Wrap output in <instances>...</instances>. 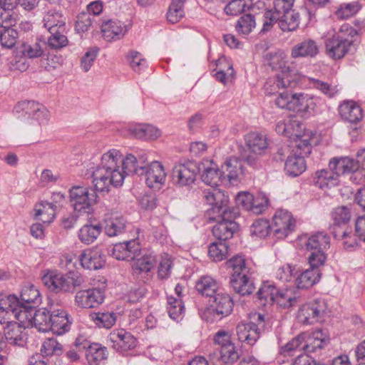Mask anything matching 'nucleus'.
<instances>
[{
	"label": "nucleus",
	"instance_id": "16",
	"mask_svg": "<svg viewBox=\"0 0 365 365\" xmlns=\"http://www.w3.org/2000/svg\"><path fill=\"white\" fill-rule=\"evenodd\" d=\"M108 254L118 260L131 261L140 254V246L135 240L115 244L108 249Z\"/></svg>",
	"mask_w": 365,
	"mask_h": 365
},
{
	"label": "nucleus",
	"instance_id": "13",
	"mask_svg": "<svg viewBox=\"0 0 365 365\" xmlns=\"http://www.w3.org/2000/svg\"><path fill=\"white\" fill-rule=\"evenodd\" d=\"M239 214L223 215L219 219H209V221H215L217 224L212 227V234L214 237L222 242L232 237L234 233L238 229V225L235 221Z\"/></svg>",
	"mask_w": 365,
	"mask_h": 365
},
{
	"label": "nucleus",
	"instance_id": "31",
	"mask_svg": "<svg viewBox=\"0 0 365 365\" xmlns=\"http://www.w3.org/2000/svg\"><path fill=\"white\" fill-rule=\"evenodd\" d=\"M319 52L317 43L311 38L304 41L294 45L291 50V56L294 58L301 57L313 58Z\"/></svg>",
	"mask_w": 365,
	"mask_h": 365
},
{
	"label": "nucleus",
	"instance_id": "39",
	"mask_svg": "<svg viewBox=\"0 0 365 365\" xmlns=\"http://www.w3.org/2000/svg\"><path fill=\"white\" fill-rule=\"evenodd\" d=\"M46 48V42L39 38L34 40L24 41L21 44V53L23 56L29 58L41 57Z\"/></svg>",
	"mask_w": 365,
	"mask_h": 365
},
{
	"label": "nucleus",
	"instance_id": "19",
	"mask_svg": "<svg viewBox=\"0 0 365 365\" xmlns=\"http://www.w3.org/2000/svg\"><path fill=\"white\" fill-rule=\"evenodd\" d=\"M273 4V11L268 10L264 13V21L260 33L264 34L269 31L276 19H279L280 15L291 11L294 0H274Z\"/></svg>",
	"mask_w": 365,
	"mask_h": 365
},
{
	"label": "nucleus",
	"instance_id": "11",
	"mask_svg": "<svg viewBox=\"0 0 365 365\" xmlns=\"http://www.w3.org/2000/svg\"><path fill=\"white\" fill-rule=\"evenodd\" d=\"M256 321L257 324L252 322H240L236 327L237 335L239 341L253 346L259 339L261 329L264 327V317L262 314H257Z\"/></svg>",
	"mask_w": 365,
	"mask_h": 365
},
{
	"label": "nucleus",
	"instance_id": "14",
	"mask_svg": "<svg viewBox=\"0 0 365 365\" xmlns=\"http://www.w3.org/2000/svg\"><path fill=\"white\" fill-rule=\"evenodd\" d=\"M143 170V176L148 187L159 190L166 180V173L162 163L155 160L150 163L145 161Z\"/></svg>",
	"mask_w": 365,
	"mask_h": 365
},
{
	"label": "nucleus",
	"instance_id": "41",
	"mask_svg": "<svg viewBox=\"0 0 365 365\" xmlns=\"http://www.w3.org/2000/svg\"><path fill=\"white\" fill-rule=\"evenodd\" d=\"M329 168L337 175L339 179L340 175L349 173L351 170L356 169L357 164L349 157L334 158L330 160Z\"/></svg>",
	"mask_w": 365,
	"mask_h": 365
},
{
	"label": "nucleus",
	"instance_id": "22",
	"mask_svg": "<svg viewBox=\"0 0 365 365\" xmlns=\"http://www.w3.org/2000/svg\"><path fill=\"white\" fill-rule=\"evenodd\" d=\"M198 166L201 167V179L205 184L212 187L218 186L220 183L224 184L221 169L212 160L204 159Z\"/></svg>",
	"mask_w": 365,
	"mask_h": 365
},
{
	"label": "nucleus",
	"instance_id": "2",
	"mask_svg": "<svg viewBox=\"0 0 365 365\" xmlns=\"http://www.w3.org/2000/svg\"><path fill=\"white\" fill-rule=\"evenodd\" d=\"M295 227V220L287 210H277L273 217L272 227L266 220H257L251 227V234L258 237H266L272 230L278 238L286 237Z\"/></svg>",
	"mask_w": 365,
	"mask_h": 365
},
{
	"label": "nucleus",
	"instance_id": "40",
	"mask_svg": "<svg viewBox=\"0 0 365 365\" xmlns=\"http://www.w3.org/2000/svg\"><path fill=\"white\" fill-rule=\"evenodd\" d=\"M314 184L321 189L330 188L336 186L339 182L337 175L329 169H322L315 173Z\"/></svg>",
	"mask_w": 365,
	"mask_h": 365
},
{
	"label": "nucleus",
	"instance_id": "47",
	"mask_svg": "<svg viewBox=\"0 0 365 365\" xmlns=\"http://www.w3.org/2000/svg\"><path fill=\"white\" fill-rule=\"evenodd\" d=\"M210 356L212 358H218L225 364H232L236 362L240 357L234 343L228 344L223 348H219L217 351H214L212 354H210Z\"/></svg>",
	"mask_w": 365,
	"mask_h": 365
},
{
	"label": "nucleus",
	"instance_id": "30",
	"mask_svg": "<svg viewBox=\"0 0 365 365\" xmlns=\"http://www.w3.org/2000/svg\"><path fill=\"white\" fill-rule=\"evenodd\" d=\"M79 259L82 267L90 270L102 268L105 263L104 255L98 249L84 250Z\"/></svg>",
	"mask_w": 365,
	"mask_h": 365
},
{
	"label": "nucleus",
	"instance_id": "28",
	"mask_svg": "<svg viewBox=\"0 0 365 365\" xmlns=\"http://www.w3.org/2000/svg\"><path fill=\"white\" fill-rule=\"evenodd\" d=\"M126 32V26L117 19L105 20L101 24L103 37L108 41L118 40L123 38Z\"/></svg>",
	"mask_w": 365,
	"mask_h": 365
},
{
	"label": "nucleus",
	"instance_id": "5",
	"mask_svg": "<svg viewBox=\"0 0 365 365\" xmlns=\"http://www.w3.org/2000/svg\"><path fill=\"white\" fill-rule=\"evenodd\" d=\"M42 280L44 284L53 292L71 294L85 282L84 277L76 271H69L65 274L48 273L43 277Z\"/></svg>",
	"mask_w": 365,
	"mask_h": 365
},
{
	"label": "nucleus",
	"instance_id": "6",
	"mask_svg": "<svg viewBox=\"0 0 365 365\" xmlns=\"http://www.w3.org/2000/svg\"><path fill=\"white\" fill-rule=\"evenodd\" d=\"M276 131L287 138L294 143V148H302L304 153H311V140L314 134L312 131L306 130L302 124L294 120L289 123L279 122L276 126Z\"/></svg>",
	"mask_w": 365,
	"mask_h": 365
},
{
	"label": "nucleus",
	"instance_id": "15",
	"mask_svg": "<svg viewBox=\"0 0 365 365\" xmlns=\"http://www.w3.org/2000/svg\"><path fill=\"white\" fill-rule=\"evenodd\" d=\"M105 299L104 290L100 288H90L79 290L76 293L74 301L81 308L96 307L102 304Z\"/></svg>",
	"mask_w": 365,
	"mask_h": 365
},
{
	"label": "nucleus",
	"instance_id": "3",
	"mask_svg": "<svg viewBox=\"0 0 365 365\" xmlns=\"http://www.w3.org/2000/svg\"><path fill=\"white\" fill-rule=\"evenodd\" d=\"M227 264L233 271L230 284L234 291L242 296L251 294L255 289L253 271L247 265L245 259L237 255L230 259Z\"/></svg>",
	"mask_w": 365,
	"mask_h": 365
},
{
	"label": "nucleus",
	"instance_id": "12",
	"mask_svg": "<svg viewBox=\"0 0 365 365\" xmlns=\"http://www.w3.org/2000/svg\"><path fill=\"white\" fill-rule=\"evenodd\" d=\"M21 323H24L29 327L34 326L39 331H47L51 328V311H48L46 308L38 310H24L19 314Z\"/></svg>",
	"mask_w": 365,
	"mask_h": 365
},
{
	"label": "nucleus",
	"instance_id": "29",
	"mask_svg": "<svg viewBox=\"0 0 365 365\" xmlns=\"http://www.w3.org/2000/svg\"><path fill=\"white\" fill-rule=\"evenodd\" d=\"M245 144L249 150L257 155H264L268 148L267 135L257 131H251L245 136Z\"/></svg>",
	"mask_w": 365,
	"mask_h": 365
},
{
	"label": "nucleus",
	"instance_id": "1",
	"mask_svg": "<svg viewBox=\"0 0 365 365\" xmlns=\"http://www.w3.org/2000/svg\"><path fill=\"white\" fill-rule=\"evenodd\" d=\"M147 158L128 154L125 158L118 150H110L101 157V163L92 172L93 183L96 190L108 192L110 186L123 185L126 175L143 176Z\"/></svg>",
	"mask_w": 365,
	"mask_h": 365
},
{
	"label": "nucleus",
	"instance_id": "55",
	"mask_svg": "<svg viewBox=\"0 0 365 365\" xmlns=\"http://www.w3.org/2000/svg\"><path fill=\"white\" fill-rule=\"evenodd\" d=\"M126 221L123 217L109 219L106 222L105 232L109 237H115L122 234L125 229Z\"/></svg>",
	"mask_w": 365,
	"mask_h": 365
},
{
	"label": "nucleus",
	"instance_id": "4",
	"mask_svg": "<svg viewBox=\"0 0 365 365\" xmlns=\"http://www.w3.org/2000/svg\"><path fill=\"white\" fill-rule=\"evenodd\" d=\"M269 66L272 69L280 68L275 78L268 79L264 84V91L267 95L277 93L280 88H288L297 84L295 72L289 66H285L279 56L274 55L270 58Z\"/></svg>",
	"mask_w": 365,
	"mask_h": 365
},
{
	"label": "nucleus",
	"instance_id": "35",
	"mask_svg": "<svg viewBox=\"0 0 365 365\" xmlns=\"http://www.w3.org/2000/svg\"><path fill=\"white\" fill-rule=\"evenodd\" d=\"M195 288L202 296L212 298L220 291L218 282L210 276H202L196 282Z\"/></svg>",
	"mask_w": 365,
	"mask_h": 365
},
{
	"label": "nucleus",
	"instance_id": "54",
	"mask_svg": "<svg viewBox=\"0 0 365 365\" xmlns=\"http://www.w3.org/2000/svg\"><path fill=\"white\" fill-rule=\"evenodd\" d=\"M167 309L170 317L173 320L180 319L185 312V307L182 299L169 296L167 297Z\"/></svg>",
	"mask_w": 365,
	"mask_h": 365
},
{
	"label": "nucleus",
	"instance_id": "9",
	"mask_svg": "<svg viewBox=\"0 0 365 365\" xmlns=\"http://www.w3.org/2000/svg\"><path fill=\"white\" fill-rule=\"evenodd\" d=\"M69 198L74 211L79 213H88L92 205L97 202L96 192H90L88 187L81 185H75L70 188Z\"/></svg>",
	"mask_w": 365,
	"mask_h": 365
},
{
	"label": "nucleus",
	"instance_id": "34",
	"mask_svg": "<svg viewBox=\"0 0 365 365\" xmlns=\"http://www.w3.org/2000/svg\"><path fill=\"white\" fill-rule=\"evenodd\" d=\"M103 227L101 223H86L78 232V240L85 245L94 242L101 235Z\"/></svg>",
	"mask_w": 365,
	"mask_h": 365
},
{
	"label": "nucleus",
	"instance_id": "53",
	"mask_svg": "<svg viewBox=\"0 0 365 365\" xmlns=\"http://www.w3.org/2000/svg\"><path fill=\"white\" fill-rule=\"evenodd\" d=\"M186 0H172L167 13V19L172 24H176L185 16L184 4Z\"/></svg>",
	"mask_w": 365,
	"mask_h": 365
},
{
	"label": "nucleus",
	"instance_id": "24",
	"mask_svg": "<svg viewBox=\"0 0 365 365\" xmlns=\"http://www.w3.org/2000/svg\"><path fill=\"white\" fill-rule=\"evenodd\" d=\"M19 299V308L21 311H32L33 309H36L41 302L39 291L32 284H27L23 287Z\"/></svg>",
	"mask_w": 365,
	"mask_h": 365
},
{
	"label": "nucleus",
	"instance_id": "17",
	"mask_svg": "<svg viewBox=\"0 0 365 365\" xmlns=\"http://www.w3.org/2000/svg\"><path fill=\"white\" fill-rule=\"evenodd\" d=\"M27 324L21 322H12L4 329V336L6 343L19 347H24L28 341Z\"/></svg>",
	"mask_w": 365,
	"mask_h": 365
},
{
	"label": "nucleus",
	"instance_id": "20",
	"mask_svg": "<svg viewBox=\"0 0 365 365\" xmlns=\"http://www.w3.org/2000/svg\"><path fill=\"white\" fill-rule=\"evenodd\" d=\"M109 340L112 343L113 348L121 353L134 349L137 343L134 336L123 329L113 330L109 334Z\"/></svg>",
	"mask_w": 365,
	"mask_h": 365
},
{
	"label": "nucleus",
	"instance_id": "32",
	"mask_svg": "<svg viewBox=\"0 0 365 365\" xmlns=\"http://www.w3.org/2000/svg\"><path fill=\"white\" fill-rule=\"evenodd\" d=\"M339 112L343 120L350 123H356L363 118V111L359 105L352 101H346L339 107Z\"/></svg>",
	"mask_w": 365,
	"mask_h": 365
},
{
	"label": "nucleus",
	"instance_id": "63",
	"mask_svg": "<svg viewBox=\"0 0 365 365\" xmlns=\"http://www.w3.org/2000/svg\"><path fill=\"white\" fill-rule=\"evenodd\" d=\"M351 217L350 209L347 206H339L331 213L332 224L346 225Z\"/></svg>",
	"mask_w": 365,
	"mask_h": 365
},
{
	"label": "nucleus",
	"instance_id": "62",
	"mask_svg": "<svg viewBox=\"0 0 365 365\" xmlns=\"http://www.w3.org/2000/svg\"><path fill=\"white\" fill-rule=\"evenodd\" d=\"M228 253V245L226 242H212L208 249L209 256L214 261H222L224 259Z\"/></svg>",
	"mask_w": 365,
	"mask_h": 365
},
{
	"label": "nucleus",
	"instance_id": "57",
	"mask_svg": "<svg viewBox=\"0 0 365 365\" xmlns=\"http://www.w3.org/2000/svg\"><path fill=\"white\" fill-rule=\"evenodd\" d=\"M297 97V93H292L285 91L279 94V96L275 100V104L280 108L296 110Z\"/></svg>",
	"mask_w": 365,
	"mask_h": 365
},
{
	"label": "nucleus",
	"instance_id": "56",
	"mask_svg": "<svg viewBox=\"0 0 365 365\" xmlns=\"http://www.w3.org/2000/svg\"><path fill=\"white\" fill-rule=\"evenodd\" d=\"M19 32L14 27L4 28L0 30V43L2 47L13 48L19 38Z\"/></svg>",
	"mask_w": 365,
	"mask_h": 365
},
{
	"label": "nucleus",
	"instance_id": "33",
	"mask_svg": "<svg viewBox=\"0 0 365 365\" xmlns=\"http://www.w3.org/2000/svg\"><path fill=\"white\" fill-rule=\"evenodd\" d=\"M321 277L318 269H307L299 273L294 277V282L298 289H308L317 283Z\"/></svg>",
	"mask_w": 365,
	"mask_h": 365
},
{
	"label": "nucleus",
	"instance_id": "10",
	"mask_svg": "<svg viewBox=\"0 0 365 365\" xmlns=\"http://www.w3.org/2000/svg\"><path fill=\"white\" fill-rule=\"evenodd\" d=\"M200 170L201 167L194 161L188 160L178 163L173 169V180L180 187H189L195 182Z\"/></svg>",
	"mask_w": 365,
	"mask_h": 365
},
{
	"label": "nucleus",
	"instance_id": "45",
	"mask_svg": "<svg viewBox=\"0 0 365 365\" xmlns=\"http://www.w3.org/2000/svg\"><path fill=\"white\" fill-rule=\"evenodd\" d=\"M305 245L310 252H324L329 247V237L323 232H318L308 238Z\"/></svg>",
	"mask_w": 365,
	"mask_h": 365
},
{
	"label": "nucleus",
	"instance_id": "46",
	"mask_svg": "<svg viewBox=\"0 0 365 365\" xmlns=\"http://www.w3.org/2000/svg\"><path fill=\"white\" fill-rule=\"evenodd\" d=\"M19 299L14 294H6L0 292V309L4 311H9L14 314V319H20L19 314L22 313L19 308Z\"/></svg>",
	"mask_w": 365,
	"mask_h": 365
},
{
	"label": "nucleus",
	"instance_id": "44",
	"mask_svg": "<svg viewBox=\"0 0 365 365\" xmlns=\"http://www.w3.org/2000/svg\"><path fill=\"white\" fill-rule=\"evenodd\" d=\"M57 205L53 202H42L36 205L34 217L36 220H41L43 223H51L56 215Z\"/></svg>",
	"mask_w": 365,
	"mask_h": 365
},
{
	"label": "nucleus",
	"instance_id": "23",
	"mask_svg": "<svg viewBox=\"0 0 365 365\" xmlns=\"http://www.w3.org/2000/svg\"><path fill=\"white\" fill-rule=\"evenodd\" d=\"M351 47V41L343 38L342 36L334 35L325 41L327 54L334 59H341L349 52Z\"/></svg>",
	"mask_w": 365,
	"mask_h": 365
},
{
	"label": "nucleus",
	"instance_id": "58",
	"mask_svg": "<svg viewBox=\"0 0 365 365\" xmlns=\"http://www.w3.org/2000/svg\"><path fill=\"white\" fill-rule=\"evenodd\" d=\"M92 320L100 328L110 329L116 321L114 312H98L91 315Z\"/></svg>",
	"mask_w": 365,
	"mask_h": 365
},
{
	"label": "nucleus",
	"instance_id": "60",
	"mask_svg": "<svg viewBox=\"0 0 365 365\" xmlns=\"http://www.w3.org/2000/svg\"><path fill=\"white\" fill-rule=\"evenodd\" d=\"M256 26L255 16L252 14H244L237 21L235 29L238 34L248 35Z\"/></svg>",
	"mask_w": 365,
	"mask_h": 365
},
{
	"label": "nucleus",
	"instance_id": "49",
	"mask_svg": "<svg viewBox=\"0 0 365 365\" xmlns=\"http://www.w3.org/2000/svg\"><path fill=\"white\" fill-rule=\"evenodd\" d=\"M302 301L301 296L297 292L292 289L279 290L275 302L284 308H289L295 306Z\"/></svg>",
	"mask_w": 365,
	"mask_h": 365
},
{
	"label": "nucleus",
	"instance_id": "25",
	"mask_svg": "<svg viewBox=\"0 0 365 365\" xmlns=\"http://www.w3.org/2000/svg\"><path fill=\"white\" fill-rule=\"evenodd\" d=\"M293 155L288 156L284 164L286 173L292 177H297L305 171L307 168L304 158L310 153H304L302 148H294Z\"/></svg>",
	"mask_w": 365,
	"mask_h": 365
},
{
	"label": "nucleus",
	"instance_id": "21",
	"mask_svg": "<svg viewBox=\"0 0 365 365\" xmlns=\"http://www.w3.org/2000/svg\"><path fill=\"white\" fill-rule=\"evenodd\" d=\"M221 173L224 184L227 182L234 184L237 182L240 176L243 174V165L242 160L237 157L227 158L221 165Z\"/></svg>",
	"mask_w": 365,
	"mask_h": 365
},
{
	"label": "nucleus",
	"instance_id": "26",
	"mask_svg": "<svg viewBox=\"0 0 365 365\" xmlns=\"http://www.w3.org/2000/svg\"><path fill=\"white\" fill-rule=\"evenodd\" d=\"M212 299V312L219 317V319L227 317L231 314L234 303L229 294L220 290Z\"/></svg>",
	"mask_w": 365,
	"mask_h": 365
},
{
	"label": "nucleus",
	"instance_id": "8",
	"mask_svg": "<svg viewBox=\"0 0 365 365\" xmlns=\"http://www.w3.org/2000/svg\"><path fill=\"white\" fill-rule=\"evenodd\" d=\"M327 304L323 299H315L302 304L298 310V320L303 324H314L324 321Z\"/></svg>",
	"mask_w": 365,
	"mask_h": 365
},
{
	"label": "nucleus",
	"instance_id": "7",
	"mask_svg": "<svg viewBox=\"0 0 365 365\" xmlns=\"http://www.w3.org/2000/svg\"><path fill=\"white\" fill-rule=\"evenodd\" d=\"M202 197L211 207L206 212L208 219H219L220 216L240 214L237 207H230L229 196L219 189L210 188L202 192Z\"/></svg>",
	"mask_w": 365,
	"mask_h": 365
},
{
	"label": "nucleus",
	"instance_id": "43",
	"mask_svg": "<svg viewBox=\"0 0 365 365\" xmlns=\"http://www.w3.org/2000/svg\"><path fill=\"white\" fill-rule=\"evenodd\" d=\"M107 349L98 343H93L86 351V357L89 364L101 365L107 359Z\"/></svg>",
	"mask_w": 365,
	"mask_h": 365
},
{
	"label": "nucleus",
	"instance_id": "27",
	"mask_svg": "<svg viewBox=\"0 0 365 365\" xmlns=\"http://www.w3.org/2000/svg\"><path fill=\"white\" fill-rule=\"evenodd\" d=\"M72 319H69L68 314L62 309L51 310V328L54 334L62 335L70 330Z\"/></svg>",
	"mask_w": 365,
	"mask_h": 365
},
{
	"label": "nucleus",
	"instance_id": "64",
	"mask_svg": "<svg viewBox=\"0 0 365 365\" xmlns=\"http://www.w3.org/2000/svg\"><path fill=\"white\" fill-rule=\"evenodd\" d=\"M65 31L56 30L51 31L50 36L48 37V46L53 49H60L68 44L67 37L64 35Z\"/></svg>",
	"mask_w": 365,
	"mask_h": 365
},
{
	"label": "nucleus",
	"instance_id": "59",
	"mask_svg": "<svg viewBox=\"0 0 365 365\" xmlns=\"http://www.w3.org/2000/svg\"><path fill=\"white\" fill-rule=\"evenodd\" d=\"M309 84L328 98H333L338 92L336 86H334L328 82L318 78H309Z\"/></svg>",
	"mask_w": 365,
	"mask_h": 365
},
{
	"label": "nucleus",
	"instance_id": "36",
	"mask_svg": "<svg viewBox=\"0 0 365 365\" xmlns=\"http://www.w3.org/2000/svg\"><path fill=\"white\" fill-rule=\"evenodd\" d=\"M135 260L132 265L133 274L145 281V275H148V272L154 267L155 259L151 255H145L139 259L135 258Z\"/></svg>",
	"mask_w": 365,
	"mask_h": 365
},
{
	"label": "nucleus",
	"instance_id": "51",
	"mask_svg": "<svg viewBox=\"0 0 365 365\" xmlns=\"http://www.w3.org/2000/svg\"><path fill=\"white\" fill-rule=\"evenodd\" d=\"M318 98L308 94L298 93L297 99V111L305 112L309 114L316 111Z\"/></svg>",
	"mask_w": 365,
	"mask_h": 365
},
{
	"label": "nucleus",
	"instance_id": "37",
	"mask_svg": "<svg viewBox=\"0 0 365 365\" xmlns=\"http://www.w3.org/2000/svg\"><path fill=\"white\" fill-rule=\"evenodd\" d=\"M278 294V289L273 282H265L257 291L256 296L261 306L272 304L275 302Z\"/></svg>",
	"mask_w": 365,
	"mask_h": 365
},
{
	"label": "nucleus",
	"instance_id": "50",
	"mask_svg": "<svg viewBox=\"0 0 365 365\" xmlns=\"http://www.w3.org/2000/svg\"><path fill=\"white\" fill-rule=\"evenodd\" d=\"M38 103L31 101L19 102L14 108L17 118L21 120H29L36 110Z\"/></svg>",
	"mask_w": 365,
	"mask_h": 365
},
{
	"label": "nucleus",
	"instance_id": "42",
	"mask_svg": "<svg viewBox=\"0 0 365 365\" xmlns=\"http://www.w3.org/2000/svg\"><path fill=\"white\" fill-rule=\"evenodd\" d=\"M330 232L337 240H344V245L346 249L354 247L356 245L355 239L351 236V229L346 225L331 224Z\"/></svg>",
	"mask_w": 365,
	"mask_h": 365
},
{
	"label": "nucleus",
	"instance_id": "18",
	"mask_svg": "<svg viewBox=\"0 0 365 365\" xmlns=\"http://www.w3.org/2000/svg\"><path fill=\"white\" fill-rule=\"evenodd\" d=\"M304 344L302 349L307 354H319L330 342L329 337L322 329H317L312 333L303 332Z\"/></svg>",
	"mask_w": 365,
	"mask_h": 365
},
{
	"label": "nucleus",
	"instance_id": "61",
	"mask_svg": "<svg viewBox=\"0 0 365 365\" xmlns=\"http://www.w3.org/2000/svg\"><path fill=\"white\" fill-rule=\"evenodd\" d=\"M304 334L302 333L294 337L292 340L288 341L286 344L280 346L279 354L284 356H292L302 345L304 341Z\"/></svg>",
	"mask_w": 365,
	"mask_h": 365
},
{
	"label": "nucleus",
	"instance_id": "52",
	"mask_svg": "<svg viewBox=\"0 0 365 365\" xmlns=\"http://www.w3.org/2000/svg\"><path fill=\"white\" fill-rule=\"evenodd\" d=\"M252 7V0H231L225 6L224 11L227 15L237 16L250 11Z\"/></svg>",
	"mask_w": 365,
	"mask_h": 365
},
{
	"label": "nucleus",
	"instance_id": "38",
	"mask_svg": "<svg viewBox=\"0 0 365 365\" xmlns=\"http://www.w3.org/2000/svg\"><path fill=\"white\" fill-rule=\"evenodd\" d=\"M43 26L48 32L58 30L66 31L65 19L62 14L56 10L48 11L43 19Z\"/></svg>",
	"mask_w": 365,
	"mask_h": 365
},
{
	"label": "nucleus",
	"instance_id": "48",
	"mask_svg": "<svg viewBox=\"0 0 365 365\" xmlns=\"http://www.w3.org/2000/svg\"><path fill=\"white\" fill-rule=\"evenodd\" d=\"M279 19H276L274 22H278L280 29L284 31H292L296 30L299 24V13L294 10L285 12L279 16Z\"/></svg>",
	"mask_w": 365,
	"mask_h": 365
}]
</instances>
